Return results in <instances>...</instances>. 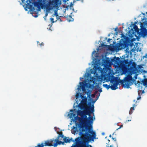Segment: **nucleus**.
<instances>
[{
    "label": "nucleus",
    "instance_id": "1",
    "mask_svg": "<svg viewBox=\"0 0 147 147\" xmlns=\"http://www.w3.org/2000/svg\"><path fill=\"white\" fill-rule=\"evenodd\" d=\"M94 107L93 105L90 107V111H86V114L89 116L87 123V129L85 133L83 134L85 137H81V140L79 138L75 140L76 144H73L71 147H89V145L87 143L90 141H94V139L96 138V133L92 130V124L94 120L95 119L94 112Z\"/></svg>",
    "mask_w": 147,
    "mask_h": 147
},
{
    "label": "nucleus",
    "instance_id": "2",
    "mask_svg": "<svg viewBox=\"0 0 147 147\" xmlns=\"http://www.w3.org/2000/svg\"><path fill=\"white\" fill-rule=\"evenodd\" d=\"M85 113L82 116V117L77 116V118L79 121L81 125H80V130L81 132H84L85 131V129H87V123L88 118L86 114V111H90V107H87L85 108Z\"/></svg>",
    "mask_w": 147,
    "mask_h": 147
},
{
    "label": "nucleus",
    "instance_id": "3",
    "mask_svg": "<svg viewBox=\"0 0 147 147\" xmlns=\"http://www.w3.org/2000/svg\"><path fill=\"white\" fill-rule=\"evenodd\" d=\"M120 58L119 57H115L113 59L110 60L109 57H106L105 58L102 59V64L106 68L105 69H109L108 66L112 64V62H114L115 63H117V61L119 60Z\"/></svg>",
    "mask_w": 147,
    "mask_h": 147
},
{
    "label": "nucleus",
    "instance_id": "4",
    "mask_svg": "<svg viewBox=\"0 0 147 147\" xmlns=\"http://www.w3.org/2000/svg\"><path fill=\"white\" fill-rule=\"evenodd\" d=\"M131 74L128 75L124 79V80H122L120 81V83L123 86L127 88H129L130 85L132 84L133 78Z\"/></svg>",
    "mask_w": 147,
    "mask_h": 147
},
{
    "label": "nucleus",
    "instance_id": "5",
    "mask_svg": "<svg viewBox=\"0 0 147 147\" xmlns=\"http://www.w3.org/2000/svg\"><path fill=\"white\" fill-rule=\"evenodd\" d=\"M135 62L132 61V60H131L129 61H128V60L124 59L123 61L119 60L117 61V64L119 65L120 63V65L123 67L126 66L127 67L128 69H129V72L131 70V68L133 67V63Z\"/></svg>",
    "mask_w": 147,
    "mask_h": 147
},
{
    "label": "nucleus",
    "instance_id": "6",
    "mask_svg": "<svg viewBox=\"0 0 147 147\" xmlns=\"http://www.w3.org/2000/svg\"><path fill=\"white\" fill-rule=\"evenodd\" d=\"M142 72V71L141 69H138L136 67V64L135 62H134L133 67L131 68V70L129 72L130 74H136V73L140 74Z\"/></svg>",
    "mask_w": 147,
    "mask_h": 147
},
{
    "label": "nucleus",
    "instance_id": "7",
    "mask_svg": "<svg viewBox=\"0 0 147 147\" xmlns=\"http://www.w3.org/2000/svg\"><path fill=\"white\" fill-rule=\"evenodd\" d=\"M80 85L79 86L78 89V90H81L80 89V88H81L83 92H85L86 90V89L85 88V86H86V83L85 82H80ZM87 86H88V85H89V86L88 87V88H90L91 87H93V85H92L91 84L86 83Z\"/></svg>",
    "mask_w": 147,
    "mask_h": 147
},
{
    "label": "nucleus",
    "instance_id": "8",
    "mask_svg": "<svg viewBox=\"0 0 147 147\" xmlns=\"http://www.w3.org/2000/svg\"><path fill=\"white\" fill-rule=\"evenodd\" d=\"M51 140H53V142H49L50 146H54V147H57L58 145H60L62 143V141H59V139L56 138L55 140L53 139H51L49 141H51Z\"/></svg>",
    "mask_w": 147,
    "mask_h": 147
},
{
    "label": "nucleus",
    "instance_id": "9",
    "mask_svg": "<svg viewBox=\"0 0 147 147\" xmlns=\"http://www.w3.org/2000/svg\"><path fill=\"white\" fill-rule=\"evenodd\" d=\"M118 84V83L117 81H115L114 83H113V85L110 86V85H108L107 84H103V86L107 88V89H109V88H111V90H115L117 89L118 88H117V86Z\"/></svg>",
    "mask_w": 147,
    "mask_h": 147
},
{
    "label": "nucleus",
    "instance_id": "10",
    "mask_svg": "<svg viewBox=\"0 0 147 147\" xmlns=\"http://www.w3.org/2000/svg\"><path fill=\"white\" fill-rule=\"evenodd\" d=\"M125 40H124L123 42H120L119 43H117L115 46L118 49L124 48L125 47Z\"/></svg>",
    "mask_w": 147,
    "mask_h": 147
},
{
    "label": "nucleus",
    "instance_id": "11",
    "mask_svg": "<svg viewBox=\"0 0 147 147\" xmlns=\"http://www.w3.org/2000/svg\"><path fill=\"white\" fill-rule=\"evenodd\" d=\"M50 4L53 6H57L58 5L61 4V3L59 1V0H53L50 2Z\"/></svg>",
    "mask_w": 147,
    "mask_h": 147
},
{
    "label": "nucleus",
    "instance_id": "12",
    "mask_svg": "<svg viewBox=\"0 0 147 147\" xmlns=\"http://www.w3.org/2000/svg\"><path fill=\"white\" fill-rule=\"evenodd\" d=\"M63 140L65 143H70L71 141L74 142V141L73 140L72 138H70L68 137L65 136Z\"/></svg>",
    "mask_w": 147,
    "mask_h": 147
},
{
    "label": "nucleus",
    "instance_id": "13",
    "mask_svg": "<svg viewBox=\"0 0 147 147\" xmlns=\"http://www.w3.org/2000/svg\"><path fill=\"white\" fill-rule=\"evenodd\" d=\"M144 90H139L138 91V95L139 97L137 98V100H138L141 98V95L144 92Z\"/></svg>",
    "mask_w": 147,
    "mask_h": 147
},
{
    "label": "nucleus",
    "instance_id": "14",
    "mask_svg": "<svg viewBox=\"0 0 147 147\" xmlns=\"http://www.w3.org/2000/svg\"><path fill=\"white\" fill-rule=\"evenodd\" d=\"M142 74L143 75L144 79L142 80H147V71L142 70Z\"/></svg>",
    "mask_w": 147,
    "mask_h": 147
},
{
    "label": "nucleus",
    "instance_id": "15",
    "mask_svg": "<svg viewBox=\"0 0 147 147\" xmlns=\"http://www.w3.org/2000/svg\"><path fill=\"white\" fill-rule=\"evenodd\" d=\"M57 133L59 134V135L57 137V138L59 139L60 137H61L62 138H63L64 139V138L65 136H64V135H63V132L62 131H61L60 132H57Z\"/></svg>",
    "mask_w": 147,
    "mask_h": 147
},
{
    "label": "nucleus",
    "instance_id": "16",
    "mask_svg": "<svg viewBox=\"0 0 147 147\" xmlns=\"http://www.w3.org/2000/svg\"><path fill=\"white\" fill-rule=\"evenodd\" d=\"M85 113V111H82L78 110V115L81 116V117Z\"/></svg>",
    "mask_w": 147,
    "mask_h": 147
},
{
    "label": "nucleus",
    "instance_id": "17",
    "mask_svg": "<svg viewBox=\"0 0 147 147\" xmlns=\"http://www.w3.org/2000/svg\"><path fill=\"white\" fill-rule=\"evenodd\" d=\"M134 27L133 28L134 29L135 32H138L139 31V29L138 28L137 26L135 24H133Z\"/></svg>",
    "mask_w": 147,
    "mask_h": 147
},
{
    "label": "nucleus",
    "instance_id": "18",
    "mask_svg": "<svg viewBox=\"0 0 147 147\" xmlns=\"http://www.w3.org/2000/svg\"><path fill=\"white\" fill-rule=\"evenodd\" d=\"M136 106V105L135 104H134L133 105V107H131L130 108V110L129 112V114L130 115L133 112V111L134 110V107Z\"/></svg>",
    "mask_w": 147,
    "mask_h": 147
},
{
    "label": "nucleus",
    "instance_id": "19",
    "mask_svg": "<svg viewBox=\"0 0 147 147\" xmlns=\"http://www.w3.org/2000/svg\"><path fill=\"white\" fill-rule=\"evenodd\" d=\"M84 105L80 103L78 105V107L81 109H82L84 108Z\"/></svg>",
    "mask_w": 147,
    "mask_h": 147
},
{
    "label": "nucleus",
    "instance_id": "20",
    "mask_svg": "<svg viewBox=\"0 0 147 147\" xmlns=\"http://www.w3.org/2000/svg\"><path fill=\"white\" fill-rule=\"evenodd\" d=\"M67 18L69 22L72 21L73 20V19L72 18V17L71 16H69L67 17Z\"/></svg>",
    "mask_w": 147,
    "mask_h": 147
},
{
    "label": "nucleus",
    "instance_id": "21",
    "mask_svg": "<svg viewBox=\"0 0 147 147\" xmlns=\"http://www.w3.org/2000/svg\"><path fill=\"white\" fill-rule=\"evenodd\" d=\"M81 103L83 104V105H85L86 104V100L85 99H82L81 102Z\"/></svg>",
    "mask_w": 147,
    "mask_h": 147
},
{
    "label": "nucleus",
    "instance_id": "22",
    "mask_svg": "<svg viewBox=\"0 0 147 147\" xmlns=\"http://www.w3.org/2000/svg\"><path fill=\"white\" fill-rule=\"evenodd\" d=\"M98 93V91H95L94 93L93 94H92L91 95V96L92 98H94L95 97V95H96L97 93Z\"/></svg>",
    "mask_w": 147,
    "mask_h": 147
},
{
    "label": "nucleus",
    "instance_id": "23",
    "mask_svg": "<svg viewBox=\"0 0 147 147\" xmlns=\"http://www.w3.org/2000/svg\"><path fill=\"white\" fill-rule=\"evenodd\" d=\"M146 25H147V18L146 21ZM144 34L145 36L146 35H147V30H145L144 32Z\"/></svg>",
    "mask_w": 147,
    "mask_h": 147
},
{
    "label": "nucleus",
    "instance_id": "24",
    "mask_svg": "<svg viewBox=\"0 0 147 147\" xmlns=\"http://www.w3.org/2000/svg\"><path fill=\"white\" fill-rule=\"evenodd\" d=\"M94 88L96 90H98V88H100V87L98 85L95 86H94Z\"/></svg>",
    "mask_w": 147,
    "mask_h": 147
},
{
    "label": "nucleus",
    "instance_id": "25",
    "mask_svg": "<svg viewBox=\"0 0 147 147\" xmlns=\"http://www.w3.org/2000/svg\"><path fill=\"white\" fill-rule=\"evenodd\" d=\"M80 94L78 92L76 94V99L78 98Z\"/></svg>",
    "mask_w": 147,
    "mask_h": 147
},
{
    "label": "nucleus",
    "instance_id": "26",
    "mask_svg": "<svg viewBox=\"0 0 147 147\" xmlns=\"http://www.w3.org/2000/svg\"><path fill=\"white\" fill-rule=\"evenodd\" d=\"M91 93V91L89 92H87L86 94L88 96V97H89V98H90V94Z\"/></svg>",
    "mask_w": 147,
    "mask_h": 147
},
{
    "label": "nucleus",
    "instance_id": "27",
    "mask_svg": "<svg viewBox=\"0 0 147 147\" xmlns=\"http://www.w3.org/2000/svg\"><path fill=\"white\" fill-rule=\"evenodd\" d=\"M138 69H141L142 68H143L142 67V65H138Z\"/></svg>",
    "mask_w": 147,
    "mask_h": 147
},
{
    "label": "nucleus",
    "instance_id": "28",
    "mask_svg": "<svg viewBox=\"0 0 147 147\" xmlns=\"http://www.w3.org/2000/svg\"><path fill=\"white\" fill-rule=\"evenodd\" d=\"M50 20L51 21V22L53 23H54L55 22L54 21V19L53 18H50Z\"/></svg>",
    "mask_w": 147,
    "mask_h": 147
},
{
    "label": "nucleus",
    "instance_id": "29",
    "mask_svg": "<svg viewBox=\"0 0 147 147\" xmlns=\"http://www.w3.org/2000/svg\"><path fill=\"white\" fill-rule=\"evenodd\" d=\"M126 51V52H127L128 53H129V49L128 48H126L125 50Z\"/></svg>",
    "mask_w": 147,
    "mask_h": 147
},
{
    "label": "nucleus",
    "instance_id": "30",
    "mask_svg": "<svg viewBox=\"0 0 147 147\" xmlns=\"http://www.w3.org/2000/svg\"><path fill=\"white\" fill-rule=\"evenodd\" d=\"M99 89L98 90V91L99 92H102V90L101 88H99Z\"/></svg>",
    "mask_w": 147,
    "mask_h": 147
},
{
    "label": "nucleus",
    "instance_id": "31",
    "mask_svg": "<svg viewBox=\"0 0 147 147\" xmlns=\"http://www.w3.org/2000/svg\"><path fill=\"white\" fill-rule=\"evenodd\" d=\"M55 16H56V17H57V16H58V15L57 13V11H55Z\"/></svg>",
    "mask_w": 147,
    "mask_h": 147
},
{
    "label": "nucleus",
    "instance_id": "32",
    "mask_svg": "<svg viewBox=\"0 0 147 147\" xmlns=\"http://www.w3.org/2000/svg\"><path fill=\"white\" fill-rule=\"evenodd\" d=\"M131 121V120H126L125 122V123H127L129 121Z\"/></svg>",
    "mask_w": 147,
    "mask_h": 147
},
{
    "label": "nucleus",
    "instance_id": "33",
    "mask_svg": "<svg viewBox=\"0 0 147 147\" xmlns=\"http://www.w3.org/2000/svg\"><path fill=\"white\" fill-rule=\"evenodd\" d=\"M39 45L40 46H41L42 45L43 46L44 45V43L42 42L40 44H39Z\"/></svg>",
    "mask_w": 147,
    "mask_h": 147
},
{
    "label": "nucleus",
    "instance_id": "34",
    "mask_svg": "<svg viewBox=\"0 0 147 147\" xmlns=\"http://www.w3.org/2000/svg\"><path fill=\"white\" fill-rule=\"evenodd\" d=\"M111 40V39H110V38H109L107 40V42H109Z\"/></svg>",
    "mask_w": 147,
    "mask_h": 147
},
{
    "label": "nucleus",
    "instance_id": "35",
    "mask_svg": "<svg viewBox=\"0 0 147 147\" xmlns=\"http://www.w3.org/2000/svg\"><path fill=\"white\" fill-rule=\"evenodd\" d=\"M123 126V125H121L120 127H119L117 129V130L118 129H119L120 128H121V127H122Z\"/></svg>",
    "mask_w": 147,
    "mask_h": 147
},
{
    "label": "nucleus",
    "instance_id": "36",
    "mask_svg": "<svg viewBox=\"0 0 147 147\" xmlns=\"http://www.w3.org/2000/svg\"><path fill=\"white\" fill-rule=\"evenodd\" d=\"M95 69H101V68L100 67H96Z\"/></svg>",
    "mask_w": 147,
    "mask_h": 147
},
{
    "label": "nucleus",
    "instance_id": "37",
    "mask_svg": "<svg viewBox=\"0 0 147 147\" xmlns=\"http://www.w3.org/2000/svg\"><path fill=\"white\" fill-rule=\"evenodd\" d=\"M65 142H64H64H62V143H61V144H62L63 145L64 144V143Z\"/></svg>",
    "mask_w": 147,
    "mask_h": 147
},
{
    "label": "nucleus",
    "instance_id": "38",
    "mask_svg": "<svg viewBox=\"0 0 147 147\" xmlns=\"http://www.w3.org/2000/svg\"><path fill=\"white\" fill-rule=\"evenodd\" d=\"M117 30H118V28L117 27V28H115V31H116Z\"/></svg>",
    "mask_w": 147,
    "mask_h": 147
},
{
    "label": "nucleus",
    "instance_id": "39",
    "mask_svg": "<svg viewBox=\"0 0 147 147\" xmlns=\"http://www.w3.org/2000/svg\"><path fill=\"white\" fill-rule=\"evenodd\" d=\"M123 37L124 38H125L126 37L125 36V35H124L123 34H122L121 36L122 37H123Z\"/></svg>",
    "mask_w": 147,
    "mask_h": 147
},
{
    "label": "nucleus",
    "instance_id": "40",
    "mask_svg": "<svg viewBox=\"0 0 147 147\" xmlns=\"http://www.w3.org/2000/svg\"><path fill=\"white\" fill-rule=\"evenodd\" d=\"M112 139H113V140H114V141H116V139L115 138H113V137L112 138Z\"/></svg>",
    "mask_w": 147,
    "mask_h": 147
},
{
    "label": "nucleus",
    "instance_id": "41",
    "mask_svg": "<svg viewBox=\"0 0 147 147\" xmlns=\"http://www.w3.org/2000/svg\"><path fill=\"white\" fill-rule=\"evenodd\" d=\"M70 114L71 115V116H72V115L74 116V115H75V114H74L73 113H70Z\"/></svg>",
    "mask_w": 147,
    "mask_h": 147
},
{
    "label": "nucleus",
    "instance_id": "42",
    "mask_svg": "<svg viewBox=\"0 0 147 147\" xmlns=\"http://www.w3.org/2000/svg\"><path fill=\"white\" fill-rule=\"evenodd\" d=\"M100 94H99V96H98V97H96V100L98 99V97L99 96H100Z\"/></svg>",
    "mask_w": 147,
    "mask_h": 147
},
{
    "label": "nucleus",
    "instance_id": "43",
    "mask_svg": "<svg viewBox=\"0 0 147 147\" xmlns=\"http://www.w3.org/2000/svg\"><path fill=\"white\" fill-rule=\"evenodd\" d=\"M70 111H71V112H73V110H72V109L71 110H70Z\"/></svg>",
    "mask_w": 147,
    "mask_h": 147
},
{
    "label": "nucleus",
    "instance_id": "44",
    "mask_svg": "<svg viewBox=\"0 0 147 147\" xmlns=\"http://www.w3.org/2000/svg\"><path fill=\"white\" fill-rule=\"evenodd\" d=\"M37 43L38 44V43H39V42L38 41H37Z\"/></svg>",
    "mask_w": 147,
    "mask_h": 147
},
{
    "label": "nucleus",
    "instance_id": "45",
    "mask_svg": "<svg viewBox=\"0 0 147 147\" xmlns=\"http://www.w3.org/2000/svg\"><path fill=\"white\" fill-rule=\"evenodd\" d=\"M47 16V13H46L45 14V16Z\"/></svg>",
    "mask_w": 147,
    "mask_h": 147
},
{
    "label": "nucleus",
    "instance_id": "46",
    "mask_svg": "<svg viewBox=\"0 0 147 147\" xmlns=\"http://www.w3.org/2000/svg\"><path fill=\"white\" fill-rule=\"evenodd\" d=\"M109 137H111V135H110L109 136Z\"/></svg>",
    "mask_w": 147,
    "mask_h": 147
},
{
    "label": "nucleus",
    "instance_id": "47",
    "mask_svg": "<svg viewBox=\"0 0 147 147\" xmlns=\"http://www.w3.org/2000/svg\"><path fill=\"white\" fill-rule=\"evenodd\" d=\"M96 52V51H94L92 53H93L94 52Z\"/></svg>",
    "mask_w": 147,
    "mask_h": 147
},
{
    "label": "nucleus",
    "instance_id": "48",
    "mask_svg": "<svg viewBox=\"0 0 147 147\" xmlns=\"http://www.w3.org/2000/svg\"><path fill=\"white\" fill-rule=\"evenodd\" d=\"M90 147H92V146L91 145H90Z\"/></svg>",
    "mask_w": 147,
    "mask_h": 147
},
{
    "label": "nucleus",
    "instance_id": "49",
    "mask_svg": "<svg viewBox=\"0 0 147 147\" xmlns=\"http://www.w3.org/2000/svg\"><path fill=\"white\" fill-rule=\"evenodd\" d=\"M95 101H96V100L93 101V102H95Z\"/></svg>",
    "mask_w": 147,
    "mask_h": 147
},
{
    "label": "nucleus",
    "instance_id": "50",
    "mask_svg": "<svg viewBox=\"0 0 147 147\" xmlns=\"http://www.w3.org/2000/svg\"><path fill=\"white\" fill-rule=\"evenodd\" d=\"M83 79V78H80V79Z\"/></svg>",
    "mask_w": 147,
    "mask_h": 147
},
{
    "label": "nucleus",
    "instance_id": "51",
    "mask_svg": "<svg viewBox=\"0 0 147 147\" xmlns=\"http://www.w3.org/2000/svg\"><path fill=\"white\" fill-rule=\"evenodd\" d=\"M127 57H128V55H127Z\"/></svg>",
    "mask_w": 147,
    "mask_h": 147
},
{
    "label": "nucleus",
    "instance_id": "52",
    "mask_svg": "<svg viewBox=\"0 0 147 147\" xmlns=\"http://www.w3.org/2000/svg\"><path fill=\"white\" fill-rule=\"evenodd\" d=\"M60 140H62V139H60Z\"/></svg>",
    "mask_w": 147,
    "mask_h": 147
},
{
    "label": "nucleus",
    "instance_id": "53",
    "mask_svg": "<svg viewBox=\"0 0 147 147\" xmlns=\"http://www.w3.org/2000/svg\"><path fill=\"white\" fill-rule=\"evenodd\" d=\"M37 16H36L35 17H37Z\"/></svg>",
    "mask_w": 147,
    "mask_h": 147
},
{
    "label": "nucleus",
    "instance_id": "54",
    "mask_svg": "<svg viewBox=\"0 0 147 147\" xmlns=\"http://www.w3.org/2000/svg\"><path fill=\"white\" fill-rule=\"evenodd\" d=\"M37 16H36L35 17H37Z\"/></svg>",
    "mask_w": 147,
    "mask_h": 147
}]
</instances>
